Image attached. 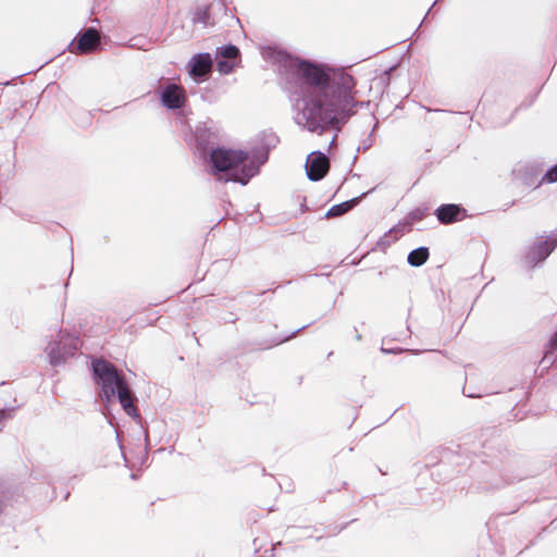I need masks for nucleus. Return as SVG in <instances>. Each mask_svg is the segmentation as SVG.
<instances>
[{
	"mask_svg": "<svg viewBox=\"0 0 557 557\" xmlns=\"http://www.w3.org/2000/svg\"><path fill=\"white\" fill-rule=\"evenodd\" d=\"M131 479L136 480L137 475L135 473H131Z\"/></svg>",
	"mask_w": 557,
	"mask_h": 557,
	"instance_id": "nucleus-30",
	"label": "nucleus"
},
{
	"mask_svg": "<svg viewBox=\"0 0 557 557\" xmlns=\"http://www.w3.org/2000/svg\"><path fill=\"white\" fill-rule=\"evenodd\" d=\"M545 177L549 183L557 182V165L547 172Z\"/></svg>",
	"mask_w": 557,
	"mask_h": 557,
	"instance_id": "nucleus-22",
	"label": "nucleus"
},
{
	"mask_svg": "<svg viewBox=\"0 0 557 557\" xmlns=\"http://www.w3.org/2000/svg\"><path fill=\"white\" fill-rule=\"evenodd\" d=\"M460 209L455 205H446L437 209V218L443 223H450L457 220Z\"/></svg>",
	"mask_w": 557,
	"mask_h": 557,
	"instance_id": "nucleus-12",
	"label": "nucleus"
},
{
	"mask_svg": "<svg viewBox=\"0 0 557 557\" xmlns=\"http://www.w3.org/2000/svg\"><path fill=\"white\" fill-rule=\"evenodd\" d=\"M462 393H463V395H465V396H467V397H469V398H479V397H481V395H480V394H468V393L466 392V388H465V387L462 388Z\"/></svg>",
	"mask_w": 557,
	"mask_h": 557,
	"instance_id": "nucleus-25",
	"label": "nucleus"
},
{
	"mask_svg": "<svg viewBox=\"0 0 557 557\" xmlns=\"http://www.w3.org/2000/svg\"><path fill=\"white\" fill-rule=\"evenodd\" d=\"M4 508H5V499H4L3 495L0 493V515L2 513Z\"/></svg>",
	"mask_w": 557,
	"mask_h": 557,
	"instance_id": "nucleus-24",
	"label": "nucleus"
},
{
	"mask_svg": "<svg viewBox=\"0 0 557 557\" xmlns=\"http://www.w3.org/2000/svg\"><path fill=\"white\" fill-rule=\"evenodd\" d=\"M321 107H314L313 109L306 108L302 115L307 120V127L309 131H315L320 123L323 121L321 117Z\"/></svg>",
	"mask_w": 557,
	"mask_h": 557,
	"instance_id": "nucleus-11",
	"label": "nucleus"
},
{
	"mask_svg": "<svg viewBox=\"0 0 557 557\" xmlns=\"http://www.w3.org/2000/svg\"><path fill=\"white\" fill-rule=\"evenodd\" d=\"M268 52H272V49H268L264 52L265 57H269ZM273 53L275 54V61L284 63V65L290 70H295L306 79V82L315 85H321L326 82V74L322 69L310 63L299 61L297 58H293L283 51L273 50Z\"/></svg>",
	"mask_w": 557,
	"mask_h": 557,
	"instance_id": "nucleus-4",
	"label": "nucleus"
},
{
	"mask_svg": "<svg viewBox=\"0 0 557 557\" xmlns=\"http://www.w3.org/2000/svg\"><path fill=\"white\" fill-rule=\"evenodd\" d=\"M412 355H419L420 354V350L419 349H416V350H411Z\"/></svg>",
	"mask_w": 557,
	"mask_h": 557,
	"instance_id": "nucleus-28",
	"label": "nucleus"
},
{
	"mask_svg": "<svg viewBox=\"0 0 557 557\" xmlns=\"http://www.w3.org/2000/svg\"><path fill=\"white\" fill-rule=\"evenodd\" d=\"M360 338H361V335H360V334H357V335H356V339H357V341H360Z\"/></svg>",
	"mask_w": 557,
	"mask_h": 557,
	"instance_id": "nucleus-31",
	"label": "nucleus"
},
{
	"mask_svg": "<svg viewBox=\"0 0 557 557\" xmlns=\"http://www.w3.org/2000/svg\"><path fill=\"white\" fill-rule=\"evenodd\" d=\"M211 65L210 54H198L189 61V73L193 77H202L210 71Z\"/></svg>",
	"mask_w": 557,
	"mask_h": 557,
	"instance_id": "nucleus-7",
	"label": "nucleus"
},
{
	"mask_svg": "<svg viewBox=\"0 0 557 557\" xmlns=\"http://www.w3.org/2000/svg\"><path fill=\"white\" fill-rule=\"evenodd\" d=\"M69 496H70V493L67 492V493L65 494V496H64V499H67V498H69Z\"/></svg>",
	"mask_w": 557,
	"mask_h": 557,
	"instance_id": "nucleus-32",
	"label": "nucleus"
},
{
	"mask_svg": "<svg viewBox=\"0 0 557 557\" xmlns=\"http://www.w3.org/2000/svg\"><path fill=\"white\" fill-rule=\"evenodd\" d=\"M211 162L218 172L225 173V181L246 184L257 173L253 158L242 150L216 149Z\"/></svg>",
	"mask_w": 557,
	"mask_h": 557,
	"instance_id": "nucleus-2",
	"label": "nucleus"
},
{
	"mask_svg": "<svg viewBox=\"0 0 557 557\" xmlns=\"http://www.w3.org/2000/svg\"><path fill=\"white\" fill-rule=\"evenodd\" d=\"M238 49L235 46H226L221 49V55L226 59H235L238 55Z\"/></svg>",
	"mask_w": 557,
	"mask_h": 557,
	"instance_id": "nucleus-17",
	"label": "nucleus"
},
{
	"mask_svg": "<svg viewBox=\"0 0 557 557\" xmlns=\"http://www.w3.org/2000/svg\"><path fill=\"white\" fill-rule=\"evenodd\" d=\"M116 441H117L119 448L121 450V455L124 459L125 466L128 467V461H127L125 453H124V446H123L122 440L117 433H116Z\"/></svg>",
	"mask_w": 557,
	"mask_h": 557,
	"instance_id": "nucleus-23",
	"label": "nucleus"
},
{
	"mask_svg": "<svg viewBox=\"0 0 557 557\" xmlns=\"http://www.w3.org/2000/svg\"><path fill=\"white\" fill-rule=\"evenodd\" d=\"M100 41L99 34L95 29H88L83 34L77 44V50L83 53L94 51Z\"/></svg>",
	"mask_w": 557,
	"mask_h": 557,
	"instance_id": "nucleus-9",
	"label": "nucleus"
},
{
	"mask_svg": "<svg viewBox=\"0 0 557 557\" xmlns=\"http://www.w3.org/2000/svg\"><path fill=\"white\" fill-rule=\"evenodd\" d=\"M330 169L329 158L320 152L313 151L307 157L306 171L309 180L320 181Z\"/></svg>",
	"mask_w": 557,
	"mask_h": 557,
	"instance_id": "nucleus-5",
	"label": "nucleus"
},
{
	"mask_svg": "<svg viewBox=\"0 0 557 557\" xmlns=\"http://www.w3.org/2000/svg\"><path fill=\"white\" fill-rule=\"evenodd\" d=\"M108 422H109L110 425H113L111 419H109V418H108Z\"/></svg>",
	"mask_w": 557,
	"mask_h": 557,
	"instance_id": "nucleus-34",
	"label": "nucleus"
},
{
	"mask_svg": "<svg viewBox=\"0 0 557 557\" xmlns=\"http://www.w3.org/2000/svg\"><path fill=\"white\" fill-rule=\"evenodd\" d=\"M356 202H357V200L352 199V200L342 202L339 205H335L329 209V211L326 212V216L327 218L339 216V215L344 214L345 212L349 211L356 205Z\"/></svg>",
	"mask_w": 557,
	"mask_h": 557,
	"instance_id": "nucleus-14",
	"label": "nucleus"
},
{
	"mask_svg": "<svg viewBox=\"0 0 557 557\" xmlns=\"http://www.w3.org/2000/svg\"><path fill=\"white\" fill-rule=\"evenodd\" d=\"M555 248V244L552 242H541L536 244L531 250V261L544 260Z\"/></svg>",
	"mask_w": 557,
	"mask_h": 557,
	"instance_id": "nucleus-10",
	"label": "nucleus"
},
{
	"mask_svg": "<svg viewBox=\"0 0 557 557\" xmlns=\"http://www.w3.org/2000/svg\"><path fill=\"white\" fill-rule=\"evenodd\" d=\"M502 485L500 484H492L491 487L492 488H499Z\"/></svg>",
	"mask_w": 557,
	"mask_h": 557,
	"instance_id": "nucleus-27",
	"label": "nucleus"
},
{
	"mask_svg": "<svg viewBox=\"0 0 557 557\" xmlns=\"http://www.w3.org/2000/svg\"><path fill=\"white\" fill-rule=\"evenodd\" d=\"M429 258L428 248L420 247L412 250L408 256V262L413 267L422 265Z\"/></svg>",
	"mask_w": 557,
	"mask_h": 557,
	"instance_id": "nucleus-13",
	"label": "nucleus"
},
{
	"mask_svg": "<svg viewBox=\"0 0 557 557\" xmlns=\"http://www.w3.org/2000/svg\"><path fill=\"white\" fill-rule=\"evenodd\" d=\"M234 65V61H220L218 63V70L220 73L227 74L233 70Z\"/></svg>",
	"mask_w": 557,
	"mask_h": 557,
	"instance_id": "nucleus-19",
	"label": "nucleus"
},
{
	"mask_svg": "<svg viewBox=\"0 0 557 557\" xmlns=\"http://www.w3.org/2000/svg\"><path fill=\"white\" fill-rule=\"evenodd\" d=\"M540 367H542L543 370H548L552 367L557 368V351L545 347L544 355L540 360Z\"/></svg>",
	"mask_w": 557,
	"mask_h": 557,
	"instance_id": "nucleus-15",
	"label": "nucleus"
},
{
	"mask_svg": "<svg viewBox=\"0 0 557 557\" xmlns=\"http://www.w3.org/2000/svg\"><path fill=\"white\" fill-rule=\"evenodd\" d=\"M269 552H270V556H271V557H275V548H274V546H272V547L269 549ZM265 553H268V550H265Z\"/></svg>",
	"mask_w": 557,
	"mask_h": 557,
	"instance_id": "nucleus-26",
	"label": "nucleus"
},
{
	"mask_svg": "<svg viewBox=\"0 0 557 557\" xmlns=\"http://www.w3.org/2000/svg\"><path fill=\"white\" fill-rule=\"evenodd\" d=\"M184 101V92L176 85L168 86L162 92V102L168 108L174 109L182 106Z\"/></svg>",
	"mask_w": 557,
	"mask_h": 557,
	"instance_id": "nucleus-8",
	"label": "nucleus"
},
{
	"mask_svg": "<svg viewBox=\"0 0 557 557\" xmlns=\"http://www.w3.org/2000/svg\"><path fill=\"white\" fill-rule=\"evenodd\" d=\"M78 349V334L58 329L57 337L48 342L45 351L52 367H59L72 358Z\"/></svg>",
	"mask_w": 557,
	"mask_h": 557,
	"instance_id": "nucleus-3",
	"label": "nucleus"
},
{
	"mask_svg": "<svg viewBox=\"0 0 557 557\" xmlns=\"http://www.w3.org/2000/svg\"><path fill=\"white\" fill-rule=\"evenodd\" d=\"M310 324L311 323H306V324H302V325L298 326L297 329L290 330L288 332H283L282 334H277V335L271 336L265 339L257 341L256 344L259 346L260 349H263V350L276 347V346L289 341L296 334H298L302 330L307 329Z\"/></svg>",
	"mask_w": 557,
	"mask_h": 557,
	"instance_id": "nucleus-6",
	"label": "nucleus"
},
{
	"mask_svg": "<svg viewBox=\"0 0 557 557\" xmlns=\"http://www.w3.org/2000/svg\"><path fill=\"white\" fill-rule=\"evenodd\" d=\"M332 355H333V351H330V352L327 354V358L332 357Z\"/></svg>",
	"mask_w": 557,
	"mask_h": 557,
	"instance_id": "nucleus-33",
	"label": "nucleus"
},
{
	"mask_svg": "<svg viewBox=\"0 0 557 557\" xmlns=\"http://www.w3.org/2000/svg\"><path fill=\"white\" fill-rule=\"evenodd\" d=\"M380 350L385 355H396L403 352L405 349L401 347L385 348L384 346H382Z\"/></svg>",
	"mask_w": 557,
	"mask_h": 557,
	"instance_id": "nucleus-21",
	"label": "nucleus"
},
{
	"mask_svg": "<svg viewBox=\"0 0 557 557\" xmlns=\"http://www.w3.org/2000/svg\"><path fill=\"white\" fill-rule=\"evenodd\" d=\"M94 382L99 386L100 395L108 409L113 399H116L123 411L137 423H141V416L136 406L137 397L126 376L104 359L94 358L90 363Z\"/></svg>",
	"mask_w": 557,
	"mask_h": 557,
	"instance_id": "nucleus-1",
	"label": "nucleus"
},
{
	"mask_svg": "<svg viewBox=\"0 0 557 557\" xmlns=\"http://www.w3.org/2000/svg\"><path fill=\"white\" fill-rule=\"evenodd\" d=\"M14 409V407H4L2 409L0 408V431L3 429V422L12 418Z\"/></svg>",
	"mask_w": 557,
	"mask_h": 557,
	"instance_id": "nucleus-18",
	"label": "nucleus"
},
{
	"mask_svg": "<svg viewBox=\"0 0 557 557\" xmlns=\"http://www.w3.org/2000/svg\"><path fill=\"white\" fill-rule=\"evenodd\" d=\"M540 367H542L543 370H548L552 367L557 368V351L545 347L544 355L540 360Z\"/></svg>",
	"mask_w": 557,
	"mask_h": 557,
	"instance_id": "nucleus-16",
	"label": "nucleus"
},
{
	"mask_svg": "<svg viewBox=\"0 0 557 557\" xmlns=\"http://www.w3.org/2000/svg\"><path fill=\"white\" fill-rule=\"evenodd\" d=\"M465 321L459 325L458 330H457V334L460 332V330L462 329V325H463Z\"/></svg>",
	"mask_w": 557,
	"mask_h": 557,
	"instance_id": "nucleus-29",
	"label": "nucleus"
},
{
	"mask_svg": "<svg viewBox=\"0 0 557 557\" xmlns=\"http://www.w3.org/2000/svg\"><path fill=\"white\" fill-rule=\"evenodd\" d=\"M545 347L549 348L550 350L557 351V330L550 336Z\"/></svg>",
	"mask_w": 557,
	"mask_h": 557,
	"instance_id": "nucleus-20",
	"label": "nucleus"
}]
</instances>
